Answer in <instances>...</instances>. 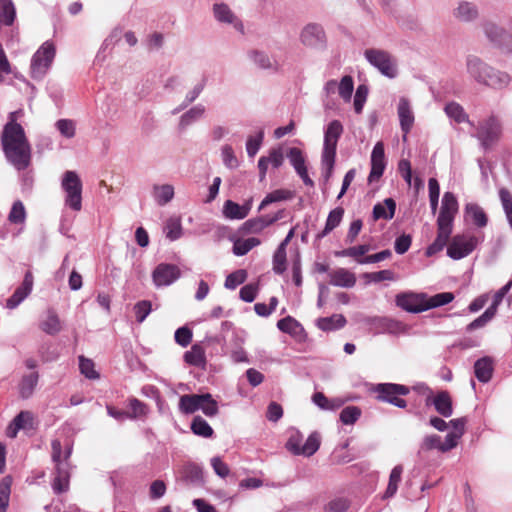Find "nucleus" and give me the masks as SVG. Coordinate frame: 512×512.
<instances>
[{
	"mask_svg": "<svg viewBox=\"0 0 512 512\" xmlns=\"http://www.w3.org/2000/svg\"><path fill=\"white\" fill-rule=\"evenodd\" d=\"M364 277L369 282H374V283H378V282L386 281V280L392 281L395 279L394 272H392L391 270H381V271H377V272L366 273L364 275Z\"/></svg>",
	"mask_w": 512,
	"mask_h": 512,
	"instance_id": "59",
	"label": "nucleus"
},
{
	"mask_svg": "<svg viewBox=\"0 0 512 512\" xmlns=\"http://www.w3.org/2000/svg\"><path fill=\"white\" fill-rule=\"evenodd\" d=\"M426 404H433L436 411L443 417H450L453 413L452 400L447 391H441L435 397H427Z\"/></svg>",
	"mask_w": 512,
	"mask_h": 512,
	"instance_id": "19",
	"label": "nucleus"
},
{
	"mask_svg": "<svg viewBox=\"0 0 512 512\" xmlns=\"http://www.w3.org/2000/svg\"><path fill=\"white\" fill-rule=\"evenodd\" d=\"M402 472H403V468L401 465H397L392 469L390 477H389V483H388L387 489L384 494L385 498H390V497L394 496L395 493L397 492L398 484L401 480Z\"/></svg>",
	"mask_w": 512,
	"mask_h": 512,
	"instance_id": "44",
	"label": "nucleus"
},
{
	"mask_svg": "<svg viewBox=\"0 0 512 512\" xmlns=\"http://www.w3.org/2000/svg\"><path fill=\"white\" fill-rule=\"evenodd\" d=\"M373 392L377 394V399L390 403L399 408L406 406V401L400 396L408 394L409 390L406 386L393 383H380L373 387Z\"/></svg>",
	"mask_w": 512,
	"mask_h": 512,
	"instance_id": "7",
	"label": "nucleus"
},
{
	"mask_svg": "<svg viewBox=\"0 0 512 512\" xmlns=\"http://www.w3.org/2000/svg\"><path fill=\"white\" fill-rule=\"evenodd\" d=\"M25 217L26 210L23 203L21 201L14 202L8 216L9 221L13 224L22 223L24 222Z\"/></svg>",
	"mask_w": 512,
	"mask_h": 512,
	"instance_id": "57",
	"label": "nucleus"
},
{
	"mask_svg": "<svg viewBox=\"0 0 512 512\" xmlns=\"http://www.w3.org/2000/svg\"><path fill=\"white\" fill-rule=\"evenodd\" d=\"M153 195L159 205H165L173 198L174 188L169 184L155 185Z\"/></svg>",
	"mask_w": 512,
	"mask_h": 512,
	"instance_id": "39",
	"label": "nucleus"
},
{
	"mask_svg": "<svg viewBox=\"0 0 512 512\" xmlns=\"http://www.w3.org/2000/svg\"><path fill=\"white\" fill-rule=\"evenodd\" d=\"M499 198L508 224H512V192L502 187L499 189Z\"/></svg>",
	"mask_w": 512,
	"mask_h": 512,
	"instance_id": "48",
	"label": "nucleus"
},
{
	"mask_svg": "<svg viewBox=\"0 0 512 512\" xmlns=\"http://www.w3.org/2000/svg\"><path fill=\"white\" fill-rule=\"evenodd\" d=\"M464 220L467 224H487L488 217L481 206L468 203L465 207Z\"/></svg>",
	"mask_w": 512,
	"mask_h": 512,
	"instance_id": "24",
	"label": "nucleus"
},
{
	"mask_svg": "<svg viewBox=\"0 0 512 512\" xmlns=\"http://www.w3.org/2000/svg\"><path fill=\"white\" fill-rule=\"evenodd\" d=\"M55 46L46 41L35 52L32 57L30 70L33 79H41L47 73L55 57Z\"/></svg>",
	"mask_w": 512,
	"mask_h": 512,
	"instance_id": "4",
	"label": "nucleus"
},
{
	"mask_svg": "<svg viewBox=\"0 0 512 512\" xmlns=\"http://www.w3.org/2000/svg\"><path fill=\"white\" fill-rule=\"evenodd\" d=\"M182 475L184 480L192 485L201 486L204 484L203 469L197 464L190 463L185 465Z\"/></svg>",
	"mask_w": 512,
	"mask_h": 512,
	"instance_id": "30",
	"label": "nucleus"
},
{
	"mask_svg": "<svg viewBox=\"0 0 512 512\" xmlns=\"http://www.w3.org/2000/svg\"><path fill=\"white\" fill-rule=\"evenodd\" d=\"M246 280V272L244 270H237L226 277L225 287L227 289H235L238 285Z\"/></svg>",
	"mask_w": 512,
	"mask_h": 512,
	"instance_id": "60",
	"label": "nucleus"
},
{
	"mask_svg": "<svg viewBox=\"0 0 512 512\" xmlns=\"http://www.w3.org/2000/svg\"><path fill=\"white\" fill-rule=\"evenodd\" d=\"M349 507V501L346 498L338 497L331 500L326 506V512H345Z\"/></svg>",
	"mask_w": 512,
	"mask_h": 512,
	"instance_id": "62",
	"label": "nucleus"
},
{
	"mask_svg": "<svg viewBox=\"0 0 512 512\" xmlns=\"http://www.w3.org/2000/svg\"><path fill=\"white\" fill-rule=\"evenodd\" d=\"M184 361L192 366L203 367L206 364L203 347L199 344H194L190 350L184 353Z\"/></svg>",
	"mask_w": 512,
	"mask_h": 512,
	"instance_id": "32",
	"label": "nucleus"
},
{
	"mask_svg": "<svg viewBox=\"0 0 512 512\" xmlns=\"http://www.w3.org/2000/svg\"><path fill=\"white\" fill-rule=\"evenodd\" d=\"M191 430L195 435L209 438L213 435L214 431L208 422L201 416H195L191 423Z\"/></svg>",
	"mask_w": 512,
	"mask_h": 512,
	"instance_id": "38",
	"label": "nucleus"
},
{
	"mask_svg": "<svg viewBox=\"0 0 512 512\" xmlns=\"http://www.w3.org/2000/svg\"><path fill=\"white\" fill-rule=\"evenodd\" d=\"M129 407L131 408V412H127V418L130 419L145 417L149 412L148 406L137 398L129 400Z\"/></svg>",
	"mask_w": 512,
	"mask_h": 512,
	"instance_id": "47",
	"label": "nucleus"
},
{
	"mask_svg": "<svg viewBox=\"0 0 512 512\" xmlns=\"http://www.w3.org/2000/svg\"><path fill=\"white\" fill-rule=\"evenodd\" d=\"M512 287V280L508 281L502 288H500L493 296L492 304L489 306L495 313H497L498 307L503 301L505 295L509 292Z\"/></svg>",
	"mask_w": 512,
	"mask_h": 512,
	"instance_id": "64",
	"label": "nucleus"
},
{
	"mask_svg": "<svg viewBox=\"0 0 512 512\" xmlns=\"http://www.w3.org/2000/svg\"><path fill=\"white\" fill-rule=\"evenodd\" d=\"M152 310L151 302L148 300H142L135 304L134 312L136 316V320L139 323H142L146 317L150 314Z\"/></svg>",
	"mask_w": 512,
	"mask_h": 512,
	"instance_id": "58",
	"label": "nucleus"
},
{
	"mask_svg": "<svg viewBox=\"0 0 512 512\" xmlns=\"http://www.w3.org/2000/svg\"><path fill=\"white\" fill-rule=\"evenodd\" d=\"M457 211L458 202L455 195L451 192H446L442 198L437 224H452Z\"/></svg>",
	"mask_w": 512,
	"mask_h": 512,
	"instance_id": "13",
	"label": "nucleus"
},
{
	"mask_svg": "<svg viewBox=\"0 0 512 512\" xmlns=\"http://www.w3.org/2000/svg\"><path fill=\"white\" fill-rule=\"evenodd\" d=\"M385 169V154L384 145L382 142H377L371 154V171L369 174V182L378 180Z\"/></svg>",
	"mask_w": 512,
	"mask_h": 512,
	"instance_id": "14",
	"label": "nucleus"
},
{
	"mask_svg": "<svg viewBox=\"0 0 512 512\" xmlns=\"http://www.w3.org/2000/svg\"><path fill=\"white\" fill-rule=\"evenodd\" d=\"M303 435L298 430H292L288 441L286 443V448L294 455H300V450L303 445Z\"/></svg>",
	"mask_w": 512,
	"mask_h": 512,
	"instance_id": "53",
	"label": "nucleus"
},
{
	"mask_svg": "<svg viewBox=\"0 0 512 512\" xmlns=\"http://www.w3.org/2000/svg\"><path fill=\"white\" fill-rule=\"evenodd\" d=\"M11 492V478L4 477L0 482V512H6Z\"/></svg>",
	"mask_w": 512,
	"mask_h": 512,
	"instance_id": "51",
	"label": "nucleus"
},
{
	"mask_svg": "<svg viewBox=\"0 0 512 512\" xmlns=\"http://www.w3.org/2000/svg\"><path fill=\"white\" fill-rule=\"evenodd\" d=\"M490 66L481 58L475 55H469L466 58L467 73L479 84L484 81L486 74L489 72Z\"/></svg>",
	"mask_w": 512,
	"mask_h": 512,
	"instance_id": "17",
	"label": "nucleus"
},
{
	"mask_svg": "<svg viewBox=\"0 0 512 512\" xmlns=\"http://www.w3.org/2000/svg\"><path fill=\"white\" fill-rule=\"evenodd\" d=\"M451 232V226H439L437 238L427 248L426 256L431 257L440 252L447 244Z\"/></svg>",
	"mask_w": 512,
	"mask_h": 512,
	"instance_id": "27",
	"label": "nucleus"
},
{
	"mask_svg": "<svg viewBox=\"0 0 512 512\" xmlns=\"http://www.w3.org/2000/svg\"><path fill=\"white\" fill-rule=\"evenodd\" d=\"M292 198V192L286 189H277L267 194L261 202L259 209L263 210L268 205Z\"/></svg>",
	"mask_w": 512,
	"mask_h": 512,
	"instance_id": "42",
	"label": "nucleus"
},
{
	"mask_svg": "<svg viewBox=\"0 0 512 512\" xmlns=\"http://www.w3.org/2000/svg\"><path fill=\"white\" fill-rule=\"evenodd\" d=\"M479 238L469 234L456 235L447 247V255L459 260L469 255L478 245Z\"/></svg>",
	"mask_w": 512,
	"mask_h": 512,
	"instance_id": "9",
	"label": "nucleus"
},
{
	"mask_svg": "<svg viewBox=\"0 0 512 512\" xmlns=\"http://www.w3.org/2000/svg\"><path fill=\"white\" fill-rule=\"evenodd\" d=\"M272 263H273L272 269H273L274 273L281 275L286 271V269H287L286 248L278 246V248L274 252Z\"/></svg>",
	"mask_w": 512,
	"mask_h": 512,
	"instance_id": "45",
	"label": "nucleus"
},
{
	"mask_svg": "<svg viewBox=\"0 0 512 512\" xmlns=\"http://www.w3.org/2000/svg\"><path fill=\"white\" fill-rule=\"evenodd\" d=\"M313 403L323 410H335L341 406L342 403L331 405V400L328 399L322 392H316L312 397Z\"/></svg>",
	"mask_w": 512,
	"mask_h": 512,
	"instance_id": "61",
	"label": "nucleus"
},
{
	"mask_svg": "<svg viewBox=\"0 0 512 512\" xmlns=\"http://www.w3.org/2000/svg\"><path fill=\"white\" fill-rule=\"evenodd\" d=\"M398 116L401 129L403 131V141H407V134L411 130L414 123V115L407 99L401 98L398 104Z\"/></svg>",
	"mask_w": 512,
	"mask_h": 512,
	"instance_id": "18",
	"label": "nucleus"
},
{
	"mask_svg": "<svg viewBox=\"0 0 512 512\" xmlns=\"http://www.w3.org/2000/svg\"><path fill=\"white\" fill-rule=\"evenodd\" d=\"M361 416L360 408L356 406L345 407L340 413V420L343 424H354Z\"/></svg>",
	"mask_w": 512,
	"mask_h": 512,
	"instance_id": "55",
	"label": "nucleus"
},
{
	"mask_svg": "<svg viewBox=\"0 0 512 512\" xmlns=\"http://www.w3.org/2000/svg\"><path fill=\"white\" fill-rule=\"evenodd\" d=\"M511 78L509 74L499 71L490 66L489 72L486 74L482 85L492 89H504L510 84Z\"/></svg>",
	"mask_w": 512,
	"mask_h": 512,
	"instance_id": "21",
	"label": "nucleus"
},
{
	"mask_svg": "<svg viewBox=\"0 0 512 512\" xmlns=\"http://www.w3.org/2000/svg\"><path fill=\"white\" fill-rule=\"evenodd\" d=\"M52 447V460L55 463V468L59 467L60 465L62 467H69L68 459L71 455V447H68L62 455V445L60 440L54 439L51 443Z\"/></svg>",
	"mask_w": 512,
	"mask_h": 512,
	"instance_id": "33",
	"label": "nucleus"
},
{
	"mask_svg": "<svg viewBox=\"0 0 512 512\" xmlns=\"http://www.w3.org/2000/svg\"><path fill=\"white\" fill-rule=\"evenodd\" d=\"M33 287V276L31 272H27L24 276V280L11 297L7 299L6 306L9 309L16 308L32 291Z\"/></svg>",
	"mask_w": 512,
	"mask_h": 512,
	"instance_id": "15",
	"label": "nucleus"
},
{
	"mask_svg": "<svg viewBox=\"0 0 512 512\" xmlns=\"http://www.w3.org/2000/svg\"><path fill=\"white\" fill-rule=\"evenodd\" d=\"M181 275L180 269L174 264L161 263L152 273L153 282L157 287L169 286Z\"/></svg>",
	"mask_w": 512,
	"mask_h": 512,
	"instance_id": "10",
	"label": "nucleus"
},
{
	"mask_svg": "<svg viewBox=\"0 0 512 512\" xmlns=\"http://www.w3.org/2000/svg\"><path fill=\"white\" fill-rule=\"evenodd\" d=\"M343 131V125L339 120L331 121L325 130L321 162L325 169L324 176L326 180H328L332 175L335 165L337 144Z\"/></svg>",
	"mask_w": 512,
	"mask_h": 512,
	"instance_id": "2",
	"label": "nucleus"
},
{
	"mask_svg": "<svg viewBox=\"0 0 512 512\" xmlns=\"http://www.w3.org/2000/svg\"><path fill=\"white\" fill-rule=\"evenodd\" d=\"M503 127L498 116L491 114L487 118L478 122L475 137L479 140L481 146L485 149H491L501 139Z\"/></svg>",
	"mask_w": 512,
	"mask_h": 512,
	"instance_id": "3",
	"label": "nucleus"
},
{
	"mask_svg": "<svg viewBox=\"0 0 512 512\" xmlns=\"http://www.w3.org/2000/svg\"><path fill=\"white\" fill-rule=\"evenodd\" d=\"M482 28L487 39L503 53H512V34L492 21H486Z\"/></svg>",
	"mask_w": 512,
	"mask_h": 512,
	"instance_id": "8",
	"label": "nucleus"
},
{
	"mask_svg": "<svg viewBox=\"0 0 512 512\" xmlns=\"http://www.w3.org/2000/svg\"><path fill=\"white\" fill-rule=\"evenodd\" d=\"M301 42L309 47H316L325 42V32L320 25L308 24L301 32Z\"/></svg>",
	"mask_w": 512,
	"mask_h": 512,
	"instance_id": "16",
	"label": "nucleus"
},
{
	"mask_svg": "<svg viewBox=\"0 0 512 512\" xmlns=\"http://www.w3.org/2000/svg\"><path fill=\"white\" fill-rule=\"evenodd\" d=\"M56 469L55 477L52 482V489L56 494L66 492L69 488L70 472L69 467H62L61 465Z\"/></svg>",
	"mask_w": 512,
	"mask_h": 512,
	"instance_id": "28",
	"label": "nucleus"
},
{
	"mask_svg": "<svg viewBox=\"0 0 512 512\" xmlns=\"http://www.w3.org/2000/svg\"><path fill=\"white\" fill-rule=\"evenodd\" d=\"M248 212V206H241L231 200H227L223 207V213L229 219H243L248 215Z\"/></svg>",
	"mask_w": 512,
	"mask_h": 512,
	"instance_id": "35",
	"label": "nucleus"
},
{
	"mask_svg": "<svg viewBox=\"0 0 512 512\" xmlns=\"http://www.w3.org/2000/svg\"><path fill=\"white\" fill-rule=\"evenodd\" d=\"M445 112L450 118L454 119L457 123L470 122L468 119V115L465 113L463 107L456 102L448 103L445 106Z\"/></svg>",
	"mask_w": 512,
	"mask_h": 512,
	"instance_id": "46",
	"label": "nucleus"
},
{
	"mask_svg": "<svg viewBox=\"0 0 512 512\" xmlns=\"http://www.w3.org/2000/svg\"><path fill=\"white\" fill-rule=\"evenodd\" d=\"M455 17L463 22H469L478 17V10L473 3L461 2L454 12Z\"/></svg>",
	"mask_w": 512,
	"mask_h": 512,
	"instance_id": "34",
	"label": "nucleus"
},
{
	"mask_svg": "<svg viewBox=\"0 0 512 512\" xmlns=\"http://www.w3.org/2000/svg\"><path fill=\"white\" fill-rule=\"evenodd\" d=\"M396 203L392 198H386L383 202L377 203L373 208L374 220H390L395 214Z\"/></svg>",
	"mask_w": 512,
	"mask_h": 512,
	"instance_id": "26",
	"label": "nucleus"
},
{
	"mask_svg": "<svg viewBox=\"0 0 512 512\" xmlns=\"http://www.w3.org/2000/svg\"><path fill=\"white\" fill-rule=\"evenodd\" d=\"M40 328L43 332L49 335H55L61 331V321L55 310H47L45 319L40 323Z\"/></svg>",
	"mask_w": 512,
	"mask_h": 512,
	"instance_id": "29",
	"label": "nucleus"
},
{
	"mask_svg": "<svg viewBox=\"0 0 512 512\" xmlns=\"http://www.w3.org/2000/svg\"><path fill=\"white\" fill-rule=\"evenodd\" d=\"M329 283L333 286L352 288L356 284V276L345 268H337L329 272Z\"/></svg>",
	"mask_w": 512,
	"mask_h": 512,
	"instance_id": "20",
	"label": "nucleus"
},
{
	"mask_svg": "<svg viewBox=\"0 0 512 512\" xmlns=\"http://www.w3.org/2000/svg\"><path fill=\"white\" fill-rule=\"evenodd\" d=\"M346 319L341 314H335L331 317H323L317 320V326L323 331H332L344 327Z\"/></svg>",
	"mask_w": 512,
	"mask_h": 512,
	"instance_id": "36",
	"label": "nucleus"
},
{
	"mask_svg": "<svg viewBox=\"0 0 512 512\" xmlns=\"http://www.w3.org/2000/svg\"><path fill=\"white\" fill-rule=\"evenodd\" d=\"M192 331L187 327H180L175 332V341L182 347H187L192 341Z\"/></svg>",
	"mask_w": 512,
	"mask_h": 512,
	"instance_id": "63",
	"label": "nucleus"
},
{
	"mask_svg": "<svg viewBox=\"0 0 512 512\" xmlns=\"http://www.w3.org/2000/svg\"><path fill=\"white\" fill-rule=\"evenodd\" d=\"M38 383V373L33 372L29 375L23 376L20 383V395L23 398H28L33 394V391Z\"/></svg>",
	"mask_w": 512,
	"mask_h": 512,
	"instance_id": "41",
	"label": "nucleus"
},
{
	"mask_svg": "<svg viewBox=\"0 0 512 512\" xmlns=\"http://www.w3.org/2000/svg\"><path fill=\"white\" fill-rule=\"evenodd\" d=\"M202 397L205 399L201 404L200 410L208 417L216 416L219 412L217 401L209 393L202 394Z\"/></svg>",
	"mask_w": 512,
	"mask_h": 512,
	"instance_id": "54",
	"label": "nucleus"
},
{
	"mask_svg": "<svg viewBox=\"0 0 512 512\" xmlns=\"http://www.w3.org/2000/svg\"><path fill=\"white\" fill-rule=\"evenodd\" d=\"M79 369L88 379H98L99 373L95 370V364L91 359L85 358L84 356L79 357Z\"/></svg>",
	"mask_w": 512,
	"mask_h": 512,
	"instance_id": "52",
	"label": "nucleus"
},
{
	"mask_svg": "<svg viewBox=\"0 0 512 512\" xmlns=\"http://www.w3.org/2000/svg\"><path fill=\"white\" fill-rule=\"evenodd\" d=\"M495 315L496 313L488 307L482 315L477 317L466 326V331L471 332L473 330L485 327L487 323L495 317Z\"/></svg>",
	"mask_w": 512,
	"mask_h": 512,
	"instance_id": "49",
	"label": "nucleus"
},
{
	"mask_svg": "<svg viewBox=\"0 0 512 512\" xmlns=\"http://www.w3.org/2000/svg\"><path fill=\"white\" fill-rule=\"evenodd\" d=\"M371 329L374 334H400L406 330V325L387 317H375L371 320Z\"/></svg>",
	"mask_w": 512,
	"mask_h": 512,
	"instance_id": "12",
	"label": "nucleus"
},
{
	"mask_svg": "<svg viewBox=\"0 0 512 512\" xmlns=\"http://www.w3.org/2000/svg\"><path fill=\"white\" fill-rule=\"evenodd\" d=\"M19 113H9L1 133V145L7 161L17 170H25L31 164L32 148L23 126L17 122Z\"/></svg>",
	"mask_w": 512,
	"mask_h": 512,
	"instance_id": "1",
	"label": "nucleus"
},
{
	"mask_svg": "<svg viewBox=\"0 0 512 512\" xmlns=\"http://www.w3.org/2000/svg\"><path fill=\"white\" fill-rule=\"evenodd\" d=\"M213 12L215 18L219 22L233 24V26L240 32H243L242 22L234 15L228 5L224 3L214 4Z\"/></svg>",
	"mask_w": 512,
	"mask_h": 512,
	"instance_id": "22",
	"label": "nucleus"
},
{
	"mask_svg": "<svg viewBox=\"0 0 512 512\" xmlns=\"http://www.w3.org/2000/svg\"><path fill=\"white\" fill-rule=\"evenodd\" d=\"M371 250V246L368 244H362L358 246L349 247L343 249L341 251L336 252V256L338 257H352L359 264H367V262H363L365 259V254Z\"/></svg>",
	"mask_w": 512,
	"mask_h": 512,
	"instance_id": "31",
	"label": "nucleus"
},
{
	"mask_svg": "<svg viewBox=\"0 0 512 512\" xmlns=\"http://www.w3.org/2000/svg\"><path fill=\"white\" fill-rule=\"evenodd\" d=\"M368 62L376 67L383 75L394 78L397 75V65L390 53L380 49H367L364 53Z\"/></svg>",
	"mask_w": 512,
	"mask_h": 512,
	"instance_id": "6",
	"label": "nucleus"
},
{
	"mask_svg": "<svg viewBox=\"0 0 512 512\" xmlns=\"http://www.w3.org/2000/svg\"><path fill=\"white\" fill-rule=\"evenodd\" d=\"M64 190L65 204L75 211L81 210L82 207V182L74 171H66L61 183Z\"/></svg>",
	"mask_w": 512,
	"mask_h": 512,
	"instance_id": "5",
	"label": "nucleus"
},
{
	"mask_svg": "<svg viewBox=\"0 0 512 512\" xmlns=\"http://www.w3.org/2000/svg\"><path fill=\"white\" fill-rule=\"evenodd\" d=\"M287 157L289 158L292 166L294 167L297 173L307 169L305 164V158L303 156L302 151L299 148H290V150L287 153Z\"/></svg>",
	"mask_w": 512,
	"mask_h": 512,
	"instance_id": "50",
	"label": "nucleus"
},
{
	"mask_svg": "<svg viewBox=\"0 0 512 512\" xmlns=\"http://www.w3.org/2000/svg\"><path fill=\"white\" fill-rule=\"evenodd\" d=\"M277 327L280 331L292 336H296L303 331L300 323L290 316L280 319L277 322Z\"/></svg>",
	"mask_w": 512,
	"mask_h": 512,
	"instance_id": "40",
	"label": "nucleus"
},
{
	"mask_svg": "<svg viewBox=\"0 0 512 512\" xmlns=\"http://www.w3.org/2000/svg\"><path fill=\"white\" fill-rule=\"evenodd\" d=\"M320 447V435L317 432L311 433L302 445L300 455L310 457L315 454Z\"/></svg>",
	"mask_w": 512,
	"mask_h": 512,
	"instance_id": "43",
	"label": "nucleus"
},
{
	"mask_svg": "<svg viewBox=\"0 0 512 512\" xmlns=\"http://www.w3.org/2000/svg\"><path fill=\"white\" fill-rule=\"evenodd\" d=\"M454 298L452 292H442L432 296L426 293H418V313L449 304Z\"/></svg>",
	"mask_w": 512,
	"mask_h": 512,
	"instance_id": "11",
	"label": "nucleus"
},
{
	"mask_svg": "<svg viewBox=\"0 0 512 512\" xmlns=\"http://www.w3.org/2000/svg\"><path fill=\"white\" fill-rule=\"evenodd\" d=\"M205 398L202 394H185L180 397L179 410L184 414H193L200 410Z\"/></svg>",
	"mask_w": 512,
	"mask_h": 512,
	"instance_id": "23",
	"label": "nucleus"
},
{
	"mask_svg": "<svg viewBox=\"0 0 512 512\" xmlns=\"http://www.w3.org/2000/svg\"><path fill=\"white\" fill-rule=\"evenodd\" d=\"M397 307L409 313H416V294L413 292H402L396 295Z\"/></svg>",
	"mask_w": 512,
	"mask_h": 512,
	"instance_id": "37",
	"label": "nucleus"
},
{
	"mask_svg": "<svg viewBox=\"0 0 512 512\" xmlns=\"http://www.w3.org/2000/svg\"><path fill=\"white\" fill-rule=\"evenodd\" d=\"M354 89L353 78L349 75L344 76L338 84V93L345 100L349 101Z\"/></svg>",
	"mask_w": 512,
	"mask_h": 512,
	"instance_id": "56",
	"label": "nucleus"
},
{
	"mask_svg": "<svg viewBox=\"0 0 512 512\" xmlns=\"http://www.w3.org/2000/svg\"><path fill=\"white\" fill-rule=\"evenodd\" d=\"M474 373L476 378L483 383H487L493 373V361L490 357L478 359L474 364Z\"/></svg>",
	"mask_w": 512,
	"mask_h": 512,
	"instance_id": "25",
	"label": "nucleus"
}]
</instances>
